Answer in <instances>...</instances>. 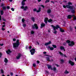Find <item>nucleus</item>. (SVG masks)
Listing matches in <instances>:
<instances>
[{
  "label": "nucleus",
  "mask_w": 76,
  "mask_h": 76,
  "mask_svg": "<svg viewBox=\"0 0 76 76\" xmlns=\"http://www.w3.org/2000/svg\"><path fill=\"white\" fill-rule=\"evenodd\" d=\"M51 26L52 27V28H53V31H55L54 32H53V33H54V34H57V31H56V29H57L58 28H60V27H59V26L58 25H57L56 27L55 26L52 25Z\"/></svg>",
  "instance_id": "obj_1"
},
{
  "label": "nucleus",
  "mask_w": 76,
  "mask_h": 76,
  "mask_svg": "<svg viewBox=\"0 0 76 76\" xmlns=\"http://www.w3.org/2000/svg\"><path fill=\"white\" fill-rule=\"evenodd\" d=\"M66 43H68V45L70 47H73V46L75 45V43L73 41H70L67 40V41H66Z\"/></svg>",
  "instance_id": "obj_2"
},
{
  "label": "nucleus",
  "mask_w": 76,
  "mask_h": 76,
  "mask_svg": "<svg viewBox=\"0 0 76 76\" xmlns=\"http://www.w3.org/2000/svg\"><path fill=\"white\" fill-rule=\"evenodd\" d=\"M47 66H48V69H50L51 70H53V71L54 72H56V67H54L53 68V69L52 68V66H51V65H48Z\"/></svg>",
  "instance_id": "obj_3"
},
{
  "label": "nucleus",
  "mask_w": 76,
  "mask_h": 76,
  "mask_svg": "<svg viewBox=\"0 0 76 76\" xmlns=\"http://www.w3.org/2000/svg\"><path fill=\"white\" fill-rule=\"evenodd\" d=\"M68 4L67 5H69V6L70 7V8H69V9H70V10H73L74 8V6H71L70 5H72V2H69L68 3Z\"/></svg>",
  "instance_id": "obj_4"
},
{
  "label": "nucleus",
  "mask_w": 76,
  "mask_h": 76,
  "mask_svg": "<svg viewBox=\"0 0 76 76\" xmlns=\"http://www.w3.org/2000/svg\"><path fill=\"white\" fill-rule=\"evenodd\" d=\"M33 11L34 12H37V13H39L40 12H41V7L39 8L38 10H37V8H35L34 9Z\"/></svg>",
  "instance_id": "obj_5"
},
{
  "label": "nucleus",
  "mask_w": 76,
  "mask_h": 76,
  "mask_svg": "<svg viewBox=\"0 0 76 76\" xmlns=\"http://www.w3.org/2000/svg\"><path fill=\"white\" fill-rule=\"evenodd\" d=\"M35 49L34 48H32V50H30V52H31V55H34L35 54Z\"/></svg>",
  "instance_id": "obj_6"
},
{
  "label": "nucleus",
  "mask_w": 76,
  "mask_h": 76,
  "mask_svg": "<svg viewBox=\"0 0 76 76\" xmlns=\"http://www.w3.org/2000/svg\"><path fill=\"white\" fill-rule=\"evenodd\" d=\"M38 29V25L37 24H34V25L32 26V28L34 29Z\"/></svg>",
  "instance_id": "obj_7"
},
{
  "label": "nucleus",
  "mask_w": 76,
  "mask_h": 76,
  "mask_svg": "<svg viewBox=\"0 0 76 76\" xmlns=\"http://www.w3.org/2000/svg\"><path fill=\"white\" fill-rule=\"evenodd\" d=\"M19 46V44L17 43H13V47L14 48H16V47H18Z\"/></svg>",
  "instance_id": "obj_8"
},
{
  "label": "nucleus",
  "mask_w": 76,
  "mask_h": 76,
  "mask_svg": "<svg viewBox=\"0 0 76 76\" xmlns=\"http://www.w3.org/2000/svg\"><path fill=\"white\" fill-rule=\"evenodd\" d=\"M68 63L71 66H74L75 65V62L72 61L71 60L69 61Z\"/></svg>",
  "instance_id": "obj_9"
},
{
  "label": "nucleus",
  "mask_w": 76,
  "mask_h": 76,
  "mask_svg": "<svg viewBox=\"0 0 76 76\" xmlns=\"http://www.w3.org/2000/svg\"><path fill=\"white\" fill-rule=\"evenodd\" d=\"M22 56V54L20 53H19L18 54V56L16 57L17 59H19L20 57Z\"/></svg>",
  "instance_id": "obj_10"
},
{
  "label": "nucleus",
  "mask_w": 76,
  "mask_h": 76,
  "mask_svg": "<svg viewBox=\"0 0 76 76\" xmlns=\"http://www.w3.org/2000/svg\"><path fill=\"white\" fill-rule=\"evenodd\" d=\"M63 7H64V8L65 9H66V7H67V8H68V9H69V8H70V7L69 6V5L66 4V6L64 5L63 6Z\"/></svg>",
  "instance_id": "obj_11"
},
{
  "label": "nucleus",
  "mask_w": 76,
  "mask_h": 76,
  "mask_svg": "<svg viewBox=\"0 0 76 76\" xmlns=\"http://www.w3.org/2000/svg\"><path fill=\"white\" fill-rule=\"evenodd\" d=\"M73 16H75V15H69L67 16V18L68 19H71Z\"/></svg>",
  "instance_id": "obj_12"
},
{
  "label": "nucleus",
  "mask_w": 76,
  "mask_h": 76,
  "mask_svg": "<svg viewBox=\"0 0 76 76\" xmlns=\"http://www.w3.org/2000/svg\"><path fill=\"white\" fill-rule=\"evenodd\" d=\"M12 52V51H11L10 49H8L6 51V53H7V54H9L11 53Z\"/></svg>",
  "instance_id": "obj_13"
},
{
  "label": "nucleus",
  "mask_w": 76,
  "mask_h": 76,
  "mask_svg": "<svg viewBox=\"0 0 76 76\" xmlns=\"http://www.w3.org/2000/svg\"><path fill=\"white\" fill-rule=\"evenodd\" d=\"M45 24H44V23H42L41 24V27L40 28H42L43 27H45Z\"/></svg>",
  "instance_id": "obj_14"
},
{
  "label": "nucleus",
  "mask_w": 76,
  "mask_h": 76,
  "mask_svg": "<svg viewBox=\"0 0 76 76\" xmlns=\"http://www.w3.org/2000/svg\"><path fill=\"white\" fill-rule=\"evenodd\" d=\"M51 42L50 41L49 42L45 43V45L46 46H47L48 45H50V44H51Z\"/></svg>",
  "instance_id": "obj_15"
},
{
  "label": "nucleus",
  "mask_w": 76,
  "mask_h": 76,
  "mask_svg": "<svg viewBox=\"0 0 76 76\" xmlns=\"http://www.w3.org/2000/svg\"><path fill=\"white\" fill-rule=\"evenodd\" d=\"M48 18H45L44 20V22L45 23H46V24L47 23V20H48Z\"/></svg>",
  "instance_id": "obj_16"
},
{
  "label": "nucleus",
  "mask_w": 76,
  "mask_h": 76,
  "mask_svg": "<svg viewBox=\"0 0 76 76\" xmlns=\"http://www.w3.org/2000/svg\"><path fill=\"white\" fill-rule=\"evenodd\" d=\"M48 47L49 48H50V50L51 51L53 50H54V48H53V47H50V46H49Z\"/></svg>",
  "instance_id": "obj_17"
},
{
  "label": "nucleus",
  "mask_w": 76,
  "mask_h": 76,
  "mask_svg": "<svg viewBox=\"0 0 76 76\" xmlns=\"http://www.w3.org/2000/svg\"><path fill=\"white\" fill-rule=\"evenodd\" d=\"M59 30L61 32H64V30L61 28H60Z\"/></svg>",
  "instance_id": "obj_18"
},
{
  "label": "nucleus",
  "mask_w": 76,
  "mask_h": 76,
  "mask_svg": "<svg viewBox=\"0 0 76 76\" xmlns=\"http://www.w3.org/2000/svg\"><path fill=\"white\" fill-rule=\"evenodd\" d=\"M27 9H28V6H26L24 8L23 10L24 11H26Z\"/></svg>",
  "instance_id": "obj_19"
},
{
  "label": "nucleus",
  "mask_w": 76,
  "mask_h": 76,
  "mask_svg": "<svg viewBox=\"0 0 76 76\" xmlns=\"http://www.w3.org/2000/svg\"><path fill=\"white\" fill-rule=\"evenodd\" d=\"M2 9L3 10H4V11H6V6L2 7Z\"/></svg>",
  "instance_id": "obj_20"
},
{
  "label": "nucleus",
  "mask_w": 76,
  "mask_h": 76,
  "mask_svg": "<svg viewBox=\"0 0 76 76\" xmlns=\"http://www.w3.org/2000/svg\"><path fill=\"white\" fill-rule=\"evenodd\" d=\"M4 61V62L6 63H7L8 62V60H7V58H5V59Z\"/></svg>",
  "instance_id": "obj_21"
},
{
  "label": "nucleus",
  "mask_w": 76,
  "mask_h": 76,
  "mask_svg": "<svg viewBox=\"0 0 76 76\" xmlns=\"http://www.w3.org/2000/svg\"><path fill=\"white\" fill-rule=\"evenodd\" d=\"M47 12L48 13H50L51 12V9H48L47 10Z\"/></svg>",
  "instance_id": "obj_22"
},
{
  "label": "nucleus",
  "mask_w": 76,
  "mask_h": 76,
  "mask_svg": "<svg viewBox=\"0 0 76 76\" xmlns=\"http://www.w3.org/2000/svg\"><path fill=\"white\" fill-rule=\"evenodd\" d=\"M60 49L61 50H64V47L63 46H61L60 47Z\"/></svg>",
  "instance_id": "obj_23"
},
{
  "label": "nucleus",
  "mask_w": 76,
  "mask_h": 76,
  "mask_svg": "<svg viewBox=\"0 0 76 76\" xmlns=\"http://www.w3.org/2000/svg\"><path fill=\"white\" fill-rule=\"evenodd\" d=\"M46 60L47 61H51L50 60V58L49 57H46Z\"/></svg>",
  "instance_id": "obj_24"
},
{
  "label": "nucleus",
  "mask_w": 76,
  "mask_h": 76,
  "mask_svg": "<svg viewBox=\"0 0 76 76\" xmlns=\"http://www.w3.org/2000/svg\"><path fill=\"white\" fill-rule=\"evenodd\" d=\"M53 22V20L51 19L50 18L48 20V22L49 23H50V22Z\"/></svg>",
  "instance_id": "obj_25"
},
{
  "label": "nucleus",
  "mask_w": 76,
  "mask_h": 76,
  "mask_svg": "<svg viewBox=\"0 0 76 76\" xmlns=\"http://www.w3.org/2000/svg\"><path fill=\"white\" fill-rule=\"evenodd\" d=\"M64 73H65V74H68V73H69V72L67 71V70H66L64 72Z\"/></svg>",
  "instance_id": "obj_26"
},
{
  "label": "nucleus",
  "mask_w": 76,
  "mask_h": 76,
  "mask_svg": "<svg viewBox=\"0 0 76 76\" xmlns=\"http://www.w3.org/2000/svg\"><path fill=\"white\" fill-rule=\"evenodd\" d=\"M52 46L54 48H57V46L55 45H52Z\"/></svg>",
  "instance_id": "obj_27"
},
{
  "label": "nucleus",
  "mask_w": 76,
  "mask_h": 76,
  "mask_svg": "<svg viewBox=\"0 0 76 76\" xmlns=\"http://www.w3.org/2000/svg\"><path fill=\"white\" fill-rule=\"evenodd\" d=\"M0 13L1 15H3V13H4V11L3 10H1Z\"/></svg>",
  "instance_id": "obj_28"
},
{
  "label": "nucleus",
  "mask_w": 76,
  "mask_h": 76,
  "mask_svg": "<svg viewBox=\"0 0 76 76\" xmlns=\"http://www.w3.org/2000/svg\"><path fill=\"white\" fill-rule=\"evenodd\" d=\"M21 4L23 6H25V2L23 1H22Z\"/></svg>",
  "instance_id": "obj_29"
},
{
  "label": "nucleus",
  "mask_w": 76,
  "mask_h": 76,
  "mask_svg": "<svg viewBox=\"0 0 76 76\" xmlns=\"http://www.w3.org/2000/svg\"><path fill=\"white\" fill-rule=\"evenodd\" d=\"M19 40L18 39H17V40L16 42V43H17V44H20V42H19Z\"/></svg>",
  "instance_id": "obj_30"
},
{
  "label": "nucleus",
  "mask_w": 76,
  "mask_h": 76,
  "mask_svg": "<svg viewBox=\"0 0 76 76\" xmlns=\"http://www.w3.org/2000/svg\"><path fill=\"white\" fill-rule=\"evenodd\" d=\"M31 19L34 22H35V18L34 17H31Z\"/></svg>",
  "instance_id": "obj_31"
},
{
  "label": "nucleus",
  "mask_w": 76,
  "mask_h": 76,
  "mask_svg": "<svg viewBox=\"0 0 76 76\" xmlns=\"http://www.w3.org/2000/svg\"><path fill=\"white\" fill-rule=\"evenodd\" d=\"M71 10V12L72 13H75V11L74 10Z\"/></svg>",
  "instance_id": "obj_32"
},
{
  "label": "nucleus",
  "mask_w": 76,
  "mask_h": 76,
  "mask_svg": "<svg viewBox=\"0 0 76 76\" xmlns=\"http://www.w3.org/2000/svg\"><path fill=\"white\" fill-rule=\"evenodd\" d=\"M25 19L22 18V22L23 23H25Z\"/></svg>",
  "instance_id": "obj_33"
},
{
  "label": "nucleus",
  "mask_w": 76,
  "mask_h": 76,
  "mask_svg": "<svg viewBox=\"0 0 76 76\" xmlns=\"http://www.w3.org/2000/svg\"><path fill=\"white\" fill-rule=\"evenodd\" d=\"M59 53L60 54L61 56H63V53H62L61 52H59Z\"/></svg>",
  "instance_id": "obj_34"
},
{
  "label": "nucleus",
  "mask_w": 76,
  "mask_h": 76,
  "mask_svg": "<svg viewBox=\"0 0 76 76\" xmlns=\"http://www.w3.org/2000/svg\"><path fill=\"white\" fill-rule=\"evenodd\" d=\"M26 26V24L24 23L23 24V26L24 27V28H25Z\"/></svg>",
  "instance_id": "obj_35"
},
{
  "label": "nucleus",
  "mask_w": 76,
  "mask_h": 76,
  "mask_svg": "<svg viewBox=\"0 0 76 76\" xmlns=\"http://www.w3.org/2000/svg\"><path fill=\"white\" fill-rule=\"evenodd\" d=\"M35 33V32H34V31H31V34H34Z\"/></svg>",
  "instance_id": "obj_36"
},
{
  "label": "nucleus",
  "mask_w": 76,
  "mask_h": 76,
  "mask_svg": "<svg viewBox=\"0 0 76 76\" xmlns=\"http://www.w3.org/2000/svg\"><path fill=\"white\" fill-rule=\"evenodd\" d=\"M7 9L8 10H9V9H10V7L8 6L7 7Z\"/></svg>",
  "instance_id": "obj_37"
},
{
  "label": "nucleus",
  "mask_w": 76,
  "mask_h": 76,
  "mask_svg": "<svg viewBox=\"0 0 76 76\" xmlns=\"http://www.w3.org/2000/svg\"><path fill=\"white\" fill-rule=\"evenodd\" d=\"M49 2H50V0H46V1H45V3H48Z\"/></svg>",
  "instance_id": "obj_38"
},
{
  "label": "nucleus",
  "mask_w": 76,
  "mask_h": 76,
  "mask_svg": "<svg viewBox=\"0 0 76 76\" xmlns=\"http://www.w3.org/2000/svg\"><path fill=\"white\" fill-rule=\"evenodd\" d=\"M24 6L23 5H22L21 7H20L21 9H24Z\"/></svg>",
  "instance_id": "obj_39"
},
{
  "label": "nucleus",
  "mask_w": 76,
  "mask_h": 76,
  "mask_svg": "<svg viewBox=\"0 0 76 76\" xmlns=\"http://www.w3.org/2000/svg\"><path fill=\"white\" fill-rule=\"evenodd\" d=\"M73 17H74L73 18L74 20H76V17L75 15L74 16H73Z\"/></svg>",
  "instance_id": "obj_40"
},
{
  "label": "nucleus",
  "mask_w": 76,
  "mask_h": 76,
  "mask_svg": "<svg viewBox=\"0 0 76 76\" xmlns=\"http://www.w3.org/2000/svg\"><path fill=\"white\" fill-rule=\"evenodd\" d=\"M33 67H36V64H33Z\"/></svg>",
  "instance_id": "obj_41"
},
{
  "label": "nucleus",
  "mask_w": 76,
  "mask_h": 76,
  "mask_svg": "<svg viewBox=\"0 0 76 76\" xmlns=\"http://www.w3.org/2000/svg\"><path fill=\"white\" fill-rule=\"evenodd\" d=\"M1 72L2 73H4V72L3 71V69H1Z\"/></svg>",
  "instance_id": "obj_42"
},
{
  "label": "nucleus",
  "mask_w": 76,
  "mask_h": 76,
  "mask_svg": "<svg viewBox=\"0 0 76 76\" xmlns=\"http://www.w3.org/2000/svg\"><path fill=\"white\" fill-rule=\"evenodd\" d=\"M66 42H64V43H63V45H66Z\"/></svg>",
  "instance_id": "obj_43"
},
{
  "label": "nucleus",
  "mask_w": 76,
  "mask_h": 76,
  "mask_svg": "<svg viewBox=\"0 0 76 76\" xmlns=\"http://www.w3.org/2000/svg\"><path fill=\"white\" fill-rule=\"evenodd\" d=\"M1 56H2V53H0V58L1 57Z\"/></svg>",
  "instance_id": "obj_44"
},
{
  "label": "nucleus",
  "mask_w": 76,
  "mask_h": 76,
  "mask_svg": "<svg viewBox=\"0 0 76 76\" xmlns=\"http://www.w3.org/2000/svg\"><path fill=\"white\" fill-rule=\"evenodd\" d=\"M11 10L12 11H15V9H14V8H12L11 9Z\"/></svg>",
  "instance_id": "obj_45"
},
{
  "label": "nucleus",
  "mask_w": 76,
  "mask_h": 76,
  "mask_svg": "<svg viewBox=\"0 0 76 76\" xmlns=\"http://www.w3.org/2000/svg\"><path fill=\"white\" fill-rule=\"evenodd\" d=\"M10 75H11V76H13V73L12 72H11Z\"/></svg>",
  "instance_id": "obj_46"
},
{
  "label": "nucleus",
  "mask_w": 76,
  "mask_h": 76,
  "mask_svg": "<svg viewBox=\"0 0 76 76\" xmlns=\"http://www.w3.org/2000/svg\"><path fill=\"white\" fill-rule=\"evenodd\" d=\"M41 6L43 7V8H44V6L43 5H41Z\"/></svg>",
  "instance_id": "obj_47"
},
{
  "label": "nucleus",
  "mask_w": 76,
  "mask_h": 76,
  "mask_svg": "<svg viewBox=\"0 0 76 76\" xmlns=\"http://www.w3.org/2000/svg\"><path fill=\"white\" fill-rule=\"evenodd\" d=\"M4 45V44L3 43L2 44H0V46H3Z\"/></svg>",
  "instance_id": "obj_48"
},
{
  "label": "nucleus",
  "mask_w": 76,
  "mask_h": 76,
  "mask_svg": "<svg viewBox=\"0 0 76 76\" xmlns=\"http://www.w3.org/2000/svg\"><path fill=\"white\" fill-rule=\"evenodd\" d=\"M37 63L38 64H39V63H40V62L39 61H37Z\"/></svg>",
  "instance_id": "obj_49"
},
{
  "label": "nucleus",
  "mask_w": 76,
  "mask_h": 76,
  "mask_svg": "<svg viewBox=\"0 0 76 76\" xmlns=\"http://www.w3.org/2000/svg\"><path fill=\"white\" fill-rule=\"evenodd\" d=\"M13 41H16V39L15 38H14L13 39Z\"/></svg>",
  "instance_id": "obj_50"
},
{
  "label": "nucleus",
  "mask_w": 76,
  "mask_h": 76,
  "mask_svg": "<svg viewBox=\"0 0 76 76\" xmlns=\"http://www.w3.org/2000/svg\"><path fill=\"white\" fill-rule=\"evenodd\" d=\"M29 49H31L32 48V46H29Z\"/></svg>",
  "instance_id": "obj_51"
},
{
  "label": "nucleus",
  "mask_w": 76,
  "mask_h": 76,
  "mask_svg": "<svg viewBox=\"0 0 76 76\" xmlns=\"http://www.w3.org/2000/svg\"><path fill=\"white\" fill-rule=\"evenodd\" d=\"M2 30H3V31H4V30H5V28H4L3 27H2Z\"/></svg>",
  "instance_id": "obj_52"
},
{
  "label": "nucleus",
  "mask_w": 76,
  "mask_h": 76,
  "mask_svg": "<svg viewBox=\"0 0 76 76\" xmlns=\"http://www.w3.org/2000/svg\"><path fill=\"white\" fill-rule=\"evenodd\" d=\"M45 56H48V57H51V56H50L49 55H45Z\"/></svg>",
  "instance_id": "obj_53"
},
{
  "label": "nucleus",
  "mask_w": 76,
  "mask_h": 76,
  "mask_svg": "<svg viewBox=\"0 0 76 76\" xmlns=\"http://www.w3.org/2000/svg\"><path fill=\"white\" fill-rule=\"evenodd\" d=\"M44 54H47V52L45 51H44L43 52Z\"/></svg>",
  "instance_id": "obj_54"
},
{
  "label": "nucleus",
  "mask_w": 76,
  "mask_h": 76,
  "mask_svg": "<svg viewBox=\"0 0 76 76\" xmlns=\"http://www.w3.org/2000/svg\"><path fill=\"white\" fill-rule=\"evenodd\" d=\"M70 29L71 31H72L73 30V28L71 27L70 28Z\"/></svg>",
  "instance_id": "obj_55"
},
{
  "label": "nucleus",
  "mask_w": 76,
  "mask_h": 76,
  "mask_svg": "<svg viewBox=\"0 0 76 76\" xmlns=\"http://www.w3.org/2000/svg\"><path fill=\"white\" fill-rule=\"evenodd\" d=\"M67 11L68 12H70V9H68L67 10Z\"/></svg>",
  "instance_id": "obj_56"
},
{
  "label": "nucleus",
  "mask_w": 76,
  "mask_h": 76,
  "mask_svg": "<svg viewBox=\"0 0 76 76\" xmlns=\"http://www.w3.org/2000/svg\"><path fill=\"white\" fill-rule=\"evenodd\" d=\"M61 61L62 62H64V61L63 59H61Z\"/></svg>",
  "instance_id": "obj_57"
},
{
  "label": "nucleus",
  "mask_w": 76,
  "mask_h": 76,
  "mask_svg": "<svg viewBox=\"0 0 76 76\" xmlns=\"http://www.w3.org/2000/svg\"><path fill=\"white\" fill-rule=\"evenodd\" d=\"M55 65L57 66V67H59V65H58L57 64H55Z\"/></svg>",
  "instance_id": "obj_58"
},
{
  "label": "nucleus",
  "mask_w": 76,
  "mask_h": 76,
  "mask_svg": "<svg viewBox=\"0 0 76 76\" xmlns=\"http://www.w3.org/2000/svg\"><path fill=\"white\" fill-rule=\"evenodd\" d=\"M0 20H1V16L0 15Z\"/></svg>",
  "instance_id": "obj_59"
},
{
  "label": "nucleus",
  "mask_w": 76,
  "mask_h": 76,
  "mask_svg": "<svg viewBox=\"0 0 76 76\" xmlns=\"http://www.w3.org/2000/svg\"><path fill=\"white\" fill-rule=\"evenodd\" d=\"M50 2L51 3H53V4H54V3H55V2L53 1H51Z\"/></svg>",
  "instance_id": "obj_60"
},
{
  "label": "nucleus",
  "mask_w": 76,
  "mask_h": 76,
  "mask_svg": "<svg viewBox=\"0 0 76 76\" xmlns=\"http://www.w3.org/2000/svg\"><path fill=\"white\" fill-rule=\"evenodd\" d=\"M63 56H64V57H67V56L66 55H63Z\"/></svg>",
  "instance_id": "obj_61"
},
{
  "label": "nucleus",
  "mask_w": 76,
  "mask_h": 76,
  "mask_svg": "<svg viewBox=\"0 0 76 76\" xmlns=\"http://www.w3.org/2000/svg\"><path fill=\"white\" fill-rule=\"evenodd\" d=\"M46 73H48V71H46Z\"/></svg>",
  "instance_id": "obj_62"
},
{
  "label": "nucleus",
  "mask_w": 76,
  "mask_h": 76,
  "mask_svg": "<svg viewBox=\"0 0 76 76\" xmlns=\"http://www.w3.org/2000/svg\"><path fill=\"white\" fill-rule=\"evenodd\" d=\"M5 25H2V26L3 28H4V27H5Z\"/></svg>",
  "instance_id": "obj_63"
},
{
  "label": "nucleus",
  "mask_w": 76,
  "mask_h": 76,
  "mask_svg": "<svg viewBox=\"0 0 76 76\" xmlns=\"http://www.w3.org/2000/svg\"><path fill=\"white\" fill-rule=\"evenodd\" d=\"M48 33H50V31L48 30Z\"/></svg>",
  "instance_id": "obj_64"
}]
</instances>
